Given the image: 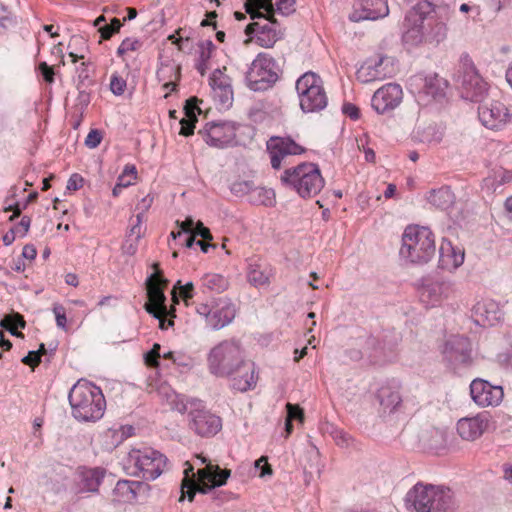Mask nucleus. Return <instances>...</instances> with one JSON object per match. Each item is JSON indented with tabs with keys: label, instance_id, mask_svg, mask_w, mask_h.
<instances>
[{
	"label": "nucleus",
	"instance_id": "obj_49",
	"mask_svg": "<svg viewBox=\"0 0 512 512\" xmlns=\"http://www.w3.org/2000/svg\"><path fill=\"white\" fill-rule=\"evenodd\" d=\"M253 188V182L240 180L232 183L230 190L236 196H244L246 194H251Z\"/></svg>",
	"mask_w": 512,
	"mask_h": 512
},
{
	"label": "nucleus",
	"instance_id": "obj_7",
	"mask_svg": "<svg viewBox=\"0 0 512 512\" xmlns=\"http://www.w3.org/2000/svg\"><path fill=\"white\" fill-rule=\"evenodd\" d=\"M457 82L461 85L462 97L470 101H480L488 92V83L468 56L461 59Z\"/></svg>",
	"mask_w": 512,
	"mask_h": 512
},
{
	"label": "nucleus",
	"instance_id": "obj_16",
	"mask_svg": "<svg viewBox=\"0 0 512 512\" xmlns=\"http://www.w3.org/2000/svg\"><path fill=\"white\" fill-rule=\"evenodd\" d=\"M403 92L398 84L389 83L379 88L373 95L371 106L379 113L384 114L395 109L402 101Z\"/></svg>",
	"mask_w": 512,
	"mask_h": 512
},
{
	"label": "nucleus",
	"instance_id": "obj_15",
	"mask_svg": "<svg viewBox=\"0 0 512 512\" xmlns=\"http://www.w3.org/2000/svg\"><path fill=\"white\" fill-rule=\"evenodd\" d=\"M231 475V470L221 469L218 465L207 464L206 467L198 470L199 482H196L195 493L208 494L216 487L226 483Z\"/></svg>",
	"mask_w": 512,
	"mask_h": 512
},
{
	"label": "nucleus",
	"instance_id": "obj_41",
	"mask_svg": "<svg viewBox=\"0 0 512 512\" xmlns=\"http://www.w3.org/2000/svg\"><path fill=\"white\" fill-rule=\"evenodd\" d=\"M245 3L250 4L258 9H263L266 12V16H268V22L277 23L274 15H275V7L273 4V0H245Z\"/></svg>",
	"mask_w": 512,
	"mask_h": 512
},
{
	"label": "nucleus",
	"instance_id": "obj_63",
	"mask_svg": "<svg viewBox=\"0 0 512 512\" xmlns=\"http://www.w3.org/2000/svg\"><path fill=\"white\" fill-rule=\"evenodd\" d=\"M153 200L154 198L150 194H147L139 201L135 207V210L138 211V213H143V218H145V213L151 207Z\"/></svg>",
	"mask_w": 512,
	"mask_h": 512
},
{
	"label": "nucleus",
	"instance_id": "obj_35",
	"mask_svg": "<svg viewBox=\"0 0 512 512\" xmlns=\"http://www.w3.org/2000/svg\"><path fill=\"white\" fill-rule=\"evenodd\" d=\"M199 55L196 63L197 71L204 76L208 70V63L215 50V45L211 40H205L199 43Z\"/></svg>",
	"mask_w": 512,
	"mask_h": 512
},
{
	"label": "nucleus",
	"instance_id": "obj_62",
	"mask_svg": "<svg viewBox=\"0 0 512 512\" xmlns=\"http://www.w3.org/2000/svg\"><path fill=\"white\" fill-rule=\"evenodd\" d=\"M244 8H245V12L250 16V18L252 20L264 18L265 20L268 21V16H266V12L265 11L262 12L261 11L262 9H258L257 7H254L253 4L250 5V4L244 3Z\"/></svg>",
	"mask_w": 512,
	"mask_h": 512
},
{
	"label": "nucleus",
	"instance_id": "obj_36",
	"mask_svg": "<svg viewBox=\"0 0 512 512\" xmlns=\"http://www.w3.org/2000/svg\"><path fill=\"white\" fill-rule=\"evenodd\" d=\"M184 473L185 477L181 483V496L179 501H183L185 498H187L189 502H192L195 497L196 482L194 479L189 477V474L193 473V467L189 465V467L185 469Z\"/></svg>",
	"mask_w": 512,
	"mask_h": 512
},
{
	"label": "nucleus",
	"instance_id": "obj_64",
	"mask_svg": "<svg viewBox=\"0 0 512 512\" xmlns=\"http://www.w3.org/2000/svg\"><path fill=\"white\" fill-rule=\"evenodd\" d=\"M53 312L55 314V317H56V323L57 325L62 328V329H65L66 328V313H65V308L61 305H55L54 308H53Z\"/></svg>",
	"mask_w": 512,
	"mask_h": 512
},
{
	"label": "nucleus",
	"instance_id": "obj_54",
	"mask_svg": "<svg viewBox=\"0 0 512 512\" xmlns=\"http://www.w3.org/2000/svg\"><path fill=\"white\" fill-rule=\"evenodd\" d=\"M126 86H127L126 81L122 77H120L116 74L112 75L111 80H110V89L114 95H116V96L122 95L126 89Z\"/></svg>",
	"mask_w": 512,
	"mask_h": 512
},
{
	"label": "nucleus",
	"instance_id": "obj_57",
	"mask_svg": "<svg viewBox=\"0 0 512 512\" xmlns=\"http://www.w3.org/2000/svg\"><path fill=\"white\" fill-rule=\"evenodd\" d=\"M287 409V417L286 419L293 421V420H299L300 422L304 421V412L300 408L299 405H294L291 403L286 404Z\"/></svg>",
	"mask_w": 512,
	"mask_h": 512
},
{
	"label": "nucleus",
	"instance_id": "obj_8",
	"mask_svg": "<svg viewBox=\"0 0 512 512\" xmlns=\"http://www.w3.org/2000/svg\"><path fill=\"white\" fill-rule=\"evenodd\" d=\"M248 87L253 91H265L278 79L275 61L267 54L260 53L246 72Z\"/></svg>",
	"mask_w": 512,
	"mask_h": 512
},
{
	"label": "nucleus",
	"instance_id": "obj_18",
	"mask_svg": "<svg viewBox=\"0 0 512 512\" xmlns=\"http://www.w3.org/2000/svg\"><path fill=\"white\" fill-rule=\"evenodd\" d=\"M443 353L453 364L468 365L471 363V343L464 336L450 337L445 343Z\"/></svg>",
	"mask_w": 512,
	"mask_h": 512
},
{
	"label": "nucleus",
	"instance_id": "obj_44",
	"mask_svg": "<svg viewBox=\"0 0 512 512\" xmlns=\"http://www.w3.org/2000/svg\"><path fill=\"white\" fill-rule=\"evenodd\" d=\"M78 73V84L77 89L80 90V88L87 87L91 84H93V81L91 80L90 70H89V64L87 62H82L80 66L77 68Z\"/></svg>",
	"mask_w": 512,
	"mask_h": 512
},
{
	"label": "nucleus",
	"instance_id": "obj_27",
	"mask_svg": "<svg viewBox=\"0 0 512 512\" xmlns=\"http://www.w3.org/2000/svg\"><path fill=\"white\" fill-rule=\"evenodd\" d=\"M419 440L423 448L437 452L446 445V433L442 429L431 427L421 432Z\"/></svg>",
	"mask_w": 512,
	"mask_h": 512
},
{
	"label": "nucleus",
	"instance_id": "obj_33",
	"mask_svg": "<svg viewBox=\"0 0 512 512\" xmlns=\"http://www.w3.org/2000/svg\"><path fill=\"white\" fill-rule=\"evenodd\" d=\"M427 199L433 206L441 210H446L454 203L455 196L448 187H442L430 191Z\"/></svg>",
	"mask_w": 512,
	"mask_h": 512
},
{
	"label": "nucleus",
	"instance_id": "obj_32",
	"mask_svg": "<svg viewBox=\"0 0 512 512\" xmlns=\"http://www.w3.org/2000/svg\"><path fill=\"white\" fill-rule=\"evenodd\" d=\"M156 77L162 83H166V81H179L181 66L171 59L162 61L156 71Z\"/></svg>",
	"mask_w": 512,
	"mask_h": 512
},
{
	"label": "nucleus",
	"instance_id": "obj_28",
	"mask_svg": "<svg viewBox=\"0 0 512 512\" xmlns=\"http://www.w3.org/2000/svg\"><path fill=\"white\" fill-rule=\"evenodd\" d=\"M434 7L428 0H420L409 12L408 19L412 20L417 31L424 35L426 26L424 21L433 12Z\"/></svg>",
	"mask_w": 512,
	"mask_h": 512
},
{
	"label": "nucleus",
	"instance_id": "obj_1",
	"mask_svg": "<svg viewBox=\"0 0 512 512\" xmlns=\"http://www.w3.org/2000/svg\"><path fill=\"white\" fill-rule=\"evenodd\" d=\"M209 371L217 377L232 378L233 389L245 392L256 384L254 364L245 360L239 341L224 340L213 347L207 357Z\"/></svg>",
	"mask_w": 512,
	"mask_h": 512
},
{
	"label": "nucleus",
	"instance_id": "obj_3",
	"mask_svg": "<svg viewBox=\"0 0 512 512\" xmlns=\"http://www.w3.org/2000/svg\"><path fill=\"white\" fill-rule=\"evenodd\" d=\"M68 400L73 417L81 422H96L106 410L102 390L93 383L79 380L70 390Z\"/></svg>",
	"mask_w": 512,
	"mask_h": 512
},
{
	"label": "nucleus",
	"instance_id": "obj_58",
	"mask_svg": "<svg viewBox=\"0 0 512 512\" xmlns=\"http://www.w3.org/2000/svg\"><path fill=\"white\" fill-rule=\"evenodd\" d=\"M197 122V118H189L184 117L181 119V129H180V135L183 136H190L194 133L195 123Z\"/></svg>",
	"mask_w": 512,
	"mask_h": 512
},
{
	"label": "nucleus",
	"instance_id": "obj_43",
	"mask_svg": "<svg viewBox=\"0 0 512 512\" xmlns=\"http://www.w3.org/2000/svg\"><path fill=\"white\" fill-rule=\"evenodd\" d=\"M248 280L255 286L264 285L268 282V276L261 271L257 265H250L247 273Z\"/></svg>",
	"mask_w": 512,
	"mask_h": 512
},
{
	"label": "nucleus",
	"instance_id": "obj_26",
	"mask_svg": "<svg viewBox=\"0 0 512 512\" xmlns=\"http://www.w3.org/2000/svg\"><path fill=\"white\" fill-rule=\"evenodd\" d=\"M236 315L234 304L228 300H220L218 307L213 310L212 317H209V326L219 330L230 324Z\"/></svg>",
	"mask_w": 512,
	"mask_h": 512
},
{
	"label": "nucleus",
	"instance_id": "obj_31",
	"mask_svg": "<svg viewBox=\"0 0 512 512\" xmlns=\"http://www.w3.org/2000/svg\"><path fill=\"white\" fill-rule=\"evenodd\" d=\"M450 285L446 282H434L421 291V298L423 301H428L432 305L440 302L442 299L448 298Z\"/></svg>",
	"mask_w": 512,
	"mask_h": 512
},
{
	"label": "nucleus",
	"instance_id": "obj_55",
	"mask_svg": "<svg viewBox=\"0 0 512 512\" xmlns=\"http://www.w3.org/2000/svg\"><path fill=\"white\" fill-rule=\"evenodd\" d=\"M295 0H276V9L282 15H290L295 11Z\"/></svg>",
	"mask_w": 512,
	"mask_h": 512
},
{
	"label": "nucleus",
	"instance_id": "obj_4",
	"mask_svg": "<svg viewBox=\"0 0 512 512\" xmlns=\"http://www.w3.org/2000/svg\"><path fill=\"white\" fill-rule=\"evenodd\" d=\"M434 235L428 227L409 225L402 236L400 255L414 264L429 262L435 255Z\"/></svg>",
	"mask_w": 512,
	"mask_h": 512
},
{
	"label": "nucleus",
	"instance_id": "obj_50",
	"mask_svg": "<svg viewBox=\"0 0 512 512\" xmlns=\"http://www.w3.org/2000/svg\"><path fill=\"white\" fill-rule=\"evenodd\" d=\"M142 43L136 38H126L122 41L117 49L118 56H123L129 51H137L140 49Z\"/></svg>",
	"mask_w": 512,
	"mask_h": 512
},
{
	"label": "nucleus",
	"instance_id": "obj_22",
	"mask_svg": "<svg viewBox=\"0 0 512 512\" xmlns=\"http://www.w3.org/2000/svg\"><path fill=\"white\" fill-rule=\"evenodd\" d=\"M475 321L478 324L494 326L502 318L503 312L494 300H483L477 302L473 307Z\"/></svg>",
	"mask_w": 512,
	"mask_h": 512
},
{
	"label": "nucleus",
	"instance_id": "obj_34",
	"mask_svg": "<svg viewBox=\"0 0 512 512\" xmlns=\"http://www.w3.org/2000/svg\"><path fill=\"white\" fill-rule=\"evenodd\" d=\"M105 471L101 468L85 470L81 473V482L83 489L89 492H95L103 480Z\"/></svg>",
	"mask_w": 512,
	"mask_h": 512
},
{
	"label": "nucleus",
	"instance_id": "obj_2",
	"mask_svg": "<svg viewBox=\"0 0 512 512\" xmlns=\"http://www.w3.org/2000/svg\"><path fill=\"white\" fill-rule=\"evenodd\" d=\"M405 504L415 512H454L457 508L455 494L449 487L422 482L409 489Z\"/></svg>",
	"mask_w": 512,
	"mask_h": 512
},
{
	"label": "nucleus",
	"instance_id": "obj_48",
	"mask_svg": "<svg viewBox=\"0 0 512 512\" xmlns=\"http://www.w3.org/2000/svg\"><path fill=\"white\" fill-rule=\"evenodd\" d=\"M143 221V213H137L135 216V220L132 223V226L129 230L127 238L135 239L136 241L140 240L144 233V229L142 227Z\"/></svg>",
	"mask_w": 512,
	"mask_h": 512
},
{
	"label": "nucleus",
	"instance_id": "obj_25",
	"mask_svg": "<svg viewBox=\"0 0 512 512\" xmlns=\"http://www.w3.org/2000/svg\"><path fill=\"white\" fill-rule=\"evenodd\" d=\"M464 262V251L452 246L450 241H443L439 249V265L445 270H455Z\"/></svg>",
	"mask_w": 512,
	"mask_h": 512
},
{
	"label": "nucleus",
	"instance_id": "obj_51",
	"mask_svg": "<svg viewBox=\"0 0 512 512\" xmlns=\"http://www.w3.org/2000/svg\"><path fill=\"white\" fill-rule=\"evenodd\" d=\"M175 289L180 290L179 294L185 301L193 298L194 285L192 282H188L185 285H182L181 281L178 280L176 282V284L174 285V289H173V293H172L174 300L176 299V293L174 292Z\"/></svg>",
	"mask_w": 512,
	"mask_h": 512
},
{
	"label": "nucleus",
	"instance_id": "obj_46",
	"mask_svg": "<svg viewBox=\"0 0 512 512\" xmlns=\"http://www.w3.org/2000/svg\"><path fill=\"white\" fill-rule=\"evenodd\" d=\"M122 26L121 21L118 18H113L109 24H105L99 27V32L101 34V39L108 40L112 37L113 34L119 32Z\"/></svg>",
	"mask_w": 512,
	"mask_h": 512
},
{
	"label": "nucleus",
	"instance_id": "obj_40",
	"mask_svg": "<svg viewBox=\"0 0 512 512\" xmlns=\"http://www.w3.org/2000/svg\"><path fill=\"white\" fill-rule=\"evenodd\" d=\"M444 129L437 125L426 127L421 133V141L428 144H438L443 140Z\"/></svg>",
	"mask_w": 512,
	"mask_h": 512
},
{
	"label": "nucleus",
	"instance_id": "obj_12",
	"mask_svg": "<svg viewBox=\"0 0 512 512\" xmlns=\"http://www.w3.org/2000/svg\"><path fill=\"white\" fill-rule=\"evenodd\" d=\"M198 133L209 146L215 148L227 147L236 138V128L230 122H209Z\"/></svg>",
	"mask_w": 512,
	"mask_h": 512
},
{
	"label": "nucleus",
	"instance_id": "obj_52",
	"mask_svg": "<svg viewBox=\"0 0 512 512\" xmlns=\"http://www.w3.org/2000/svg\"><path fill=\"white\" fill-rule=\"evenodd\" d=\"M160 344L155 343L150 351L144 354L145 364L149 367H157L160 358Z\"/></svg>",
	"mask_w": 512,
	"mask_h": 512
},
{
	"label": "nucleus",
	"instance_id": "obj_10",
	"mask_svg": "<svg viewBox=\"0 0 512 512\" xmlns=\"http://www.w3.org/2000/svg\"><path fill=\"white\" fill-rule=\"evenodd\" d=\"M131 458L134 464L146 480L158 478L167 464V457L154 449L133 451Z\"/></svg>",
	"mask_w": 512,
	"mask_h": 512
},
{
	"label": "nucleus",
	"instance_id": "obj_11",
	"mask_svg": "<svg viewBox=\"0 0 512 512\" xmlns=\"http://www.w3.org/2000/svg\"><path fill=\"white\" fill-rule=\"evenodd\" d=\"M168 280L162 277L160 271H156L146 279V290L148 302L145 303V310L154 318H159L165 312L166 296L164 288L168 285Z\"/></svg>",
	"mask_w": 512,
	"mask_h": 512
},
{
	"label": "nucleus",
	"instance_id": "obj_39",
	"mask_svg": "<svg viewBox=\"0 0 512 512\" xmlns=\"http://www.w3.org/2000/svg\"><path fill=\"white\" fill-rule=\"evenodd\" d=\"M68 48L71 49L69 56L72 58V62H76L79 59H84V50H87L88 46L86 40L82 36L74 35L71 37Z\"/></svg>",
	"mask_w": 512,
	"mask_h": 512
},
{
	"label": "nucleus",
	"instance_id": "obj_61",
	"mask_svg": "<svg viewBox=\"0 0 512 512\" xmlns=\"http://www.w3.org/2000/svg\"><path fill=\"white\" fill-rule=\"evenodd\" d=\"M14 20L7 11L6 7L0 3V27L7 29L13 26Z\"/></svg>",
	"mask_w": 512,
	"mask_h": 512
},
{
	"label": "nucleus",
	"instance_id": "obj_60",
	"mask_svg": "<svg viewBox=\"0 0 512 512\" xmlns=\"http://www.w3.org/2000/svg\"><path fill=\"white\" fill-rule=\"evenodd\" d=\"M198 99L196 97L189 98L184 106L185 117L197 118L196 111L200 112L197 106Z\"/></svg>",
	"mask_w": 512,
	"mask_h": 512
},
{
	"label": "nucleus",
	"instance_id": "obj_14",
	"mask_svg": "<svg viewBox=\"0 0 512 512\" xmlns=\"http://www.w3.org/2000/svg\"><path fill=\"white\" fill-rule=\"evenodd\" d=\"M470 394L473 401L482 407L496 406L504 397L501 386L492 385L483 379H474L472 381L470 384Z\"/></svg>",
	"mask_w": 512,
	"mask_h": 512
},
{
	"label": "nucleus",
	"instance_id": "obj_59",
	"mask_svg": "<svg viewBox=\"0 0 512 512\" xmlns=\"http://www.w3.org/2000/svg\"><path fill=\"white\" fill-rule=\"evenodd\" d=\"M30 223H31L30 218L28 216H24V217H22L19 224L12 227L11 230L13 232H15V235L17 237H24L29 231Z\"/></svg>",
	"mask_w": 512,
	"mask_h": 512
},
{
	"label": "nucleus",
	"instance_id": "obj_38",
	"mask_svg": "<svg viewBox=\"0 0 512 512\" xmlns=\"http://www.w3.org/2000/svg\"><path fill=\"white\" fill-rule=\"evenodd\" d=\"M384 62H388L387 57H380L378 61H376L374 64H368L366 67H362L358 71V77L361 78V74L363 73L364 70H369L368 75L370 76V78L363 79V81H371L387 77V73L382 69V65L384 64Z\"/></svg>",
	"mask_w": 512,
	"mask_h": 512
},
{
	"label": "nucleus",
	"instance_id": "obj_24",
	"mask_svg": "<svg viewBox=\"0 0 512 512\" xmlns=\"http://www.w3.org/2000/svg\"><path fill=\"white\" fill-rule=\"evenodd\" d=\"M148 485L141 481L135 480H119L113 489L114 495L119 502L131 503L138 496L146 493Z\"/></svg>",
	"mask_w": 512,
	"mask_h": 512
},
{
	"label": "nucleus",
	"instance_id": "obj_13",
	"mask_svg": "<svg viewBox=\"0 0 512 512\" xmlns=\"http://www.w3.org/2000/svg\"><path fill=\"white\" fill-rule=\"evenodd\" d=\"M267 151L270 155L271 166L279 169L282 160L289 155H300L305 148L296 143L291 137L272 136L267 141Z\"/></svg>",
	"mask_w": 512,
	"mask_h": 512
},
{
	"label": "nucleus",
	"instance_id": "obj_5",
	"mask_svg": "<svg viewBox=\"0 0 512 512\" xmlns=\"http://www.w3.org/2000/svg\"><path fill=\"white\" fill-rule=\"evenodd\" d=\"M286 188H291L302 198L317 195L324 186V179L317 164L303 162L286 169L280 177Z\"/></svg>",
	"mask_w": 512,
	"mask_h": 512
},
{
	"label": "nucleus",
	"instance_id": "obj_9",
	"mask_svg": "<svg viewBox=\"0 0 512 512\" xmlns=\"http://www.w3.org/2000/svg\"><path fill=\"white\" fill-rule=\"evenodd\" d=\"M188 416L190 418V428L202 437L214 436L222 428L221 418L205 409L199 400L191 402V410Z\"/></svg>",
	"mask_w": 512,
	"mask_h": 512
},
{
	"label": "nucleus",
	"instance_id": "obj_56",
	"mask_svg": "<svg viewBox=\"0 0 512 512\" xmlns=\"http://www.w3.org/2000/svg\"><path fill=\"white\" fill-rule=\"evenodd\" d=\"M102 138L103 135L100 130L92 129L85 139V145L90 149H94L100 145Z\"/></svg>",
	"mask_w": 512,
	"mask_h": 512
},
{
	"label": "nucleus",
	"instance_id": "obj_30",
	"mask_svg": "<svg viewBox=\"0 0 512 512\" xmlns=\"http://www.w3.org/2000/svg\"><path fill=\"white\" fill-rule=\"evenodd\" d=\"M228 280L216 273L205 274L200 279V288L204 294L222 293L228 288Z\"/></svg>",
	"mask_w": 512,
	"mask_h": 512
},
{
	"label": "nucleus",
	"instance_id": "obj_29",
	"mask_svg": "<svg viewBox=\"0 0 512 512\" xmlns=\"http://www.w3.org/2000/svg\"><path fill=\"white\" fill-rule=\"evenodd\" d=\"M380 405L384 410L394 412L402 403V397L397 388L391 386H382L377 393Z\"/></svg>",
	"mask_w": 512,
	"mask_h": 512
},
{
	"label": "nucleus",
	"instance_id": "obj_17",
	"mask_svg": "<svg viewBox=\"0 0 512 512\" xmlns=\"http://www.w3.org/2000/svg\"><path fill=\"white\" fill-rule=\"evenodd\" d=\"M507 106L500 101H491L478 107V117L488 129L499 130L507 124Z\"/></svg>",
	"mask_w": 512,
	"mask_h": 512
},
{
	"label": "nucleus",
	"instance_id": "obj_53",
	"mask_svg": "<svg viewBox=\"0 0 512 512\" xmlns=\"http://www.w3.org/2000/svg\"><path fill=\"white\" fill-rule=\"evenodd\" d=\"M38 72L40 77L47 84L54 83L55 71L52 66H49L46 62L39 63Z\"/></svg>",
	"mask_w": 512,
	"mask_h": 512
},
{
	"label": "nucleus",
	"instance_id": "obj_45",
	"mask_svg": "<svg viewBox=\"0 0 512 512\" xmlns=\"http://www.w3.org/2000/svg\"><path fill=\"white\" fill-rule=\"evenodd\" d=\"M56 350V345H49V349L45 347V344L41 343L37 350H34V369L41 363V358L45 356V362H49L51 356Z\"/></svg>",
	"mask_w": 512,
	"mask_h": 512
},
{
	"label": "nucleus",
	"instance_id": "obj_47",
	"mask_svg": "<svg viewBox=\"0 0 512 512\" xmlns=\"http://www.w3.org/2000/svg\"><path fill=\"white\" fill-rule=\"evenodd\" d=\"M445 82L442 79H438L435 77L433 80H429L425 85V92L428 95H431L433 98H439L444 96V90L441 87Z\"/></svg>",
	"mask_w": 512,
	"mask_h": 512
},
{
	"label": "nucleus",
	"instance_id": "obj_23",
	"mask_svg": "<svg viewBox=\"0 0 512 512\" xmlns=\"http://www.w3.org/2000/svg\"><path fill=\"white\" fill-rule=\"evenodd\" d=\"M360 11H355L350 19L376 20L385 17L389 13L388 5L385 0H360Z\"/></svg>",
	"mask_w": 512,
	"mask_h": 512
},
{
	"label": "nucleus",
	"instance_id": "obj_42",
	"mask_svg": "<svg viewBox=\"0 0 512 512\" xmlns=\"http://www.w3.org/2000/svg\"><path fill=\"white\" fill-rule=\"evenodd\" d=\"M428 26L431 27V29H430V31H428L426 29L424 34L427 33V34L431 35L437 42L442 41L446 37L447 26L444 22L434 20L433 25H432V23L429 22Z\"/></svg>",
	"mask_w": 512,
	"mask_h": 512
},
{
	"label": "nucleus",
	"instance_id": "obj_19",
	"mask_svg": "<svg viewBox=\"0 0 512 512\" xmlns=\"http://www.w3.org/2000/svg\"><path fill=\"white\" fill-rule=\"evenodd\" d=\"M209 85L211 86L215 101L224 108L232 105L233 89L228 75L224 74L220 69L214 70L209 78Z\"/></svg>",
	"mask_w": 512,
	"mask_h": 512
},
{
	"label": "nucleus",
	"instance_id": "obj_6",
	"mask_svg": "<svg viewBox=\"0 0 512 512\" xmlns=\"http://www.w3.org/2000/svg\"><path fill=\"white\" fill-rule=\"evenodd\" d=\"M300 108L305 113L319 112L326 108L328 97L323 86V81L314 72L304 73L296 81Z\"/></svg>",
	"mask_w": 512,
	"mask_h": 512
},
{
	"label": "nucleus",
	"instance_id": "obj_20",
	"mask_svg": "<svg viewBox=\"0 0 512 512\" xmlns=\"http://www.w3.org/2000/svg\"><path fill=\"white\" fill-rule=\"evenodd\" d=\"M276 23H266L261 25L258 22H252L245 28V34L252 36L255 34L256 42L261 47L271 48L280 39V31L275 28Z\"/></svg>",
	"mask_w": 512,
	"mask_h": 512
},
{
	"label": "nucleus",
	"instance_id": "obj_21",
	"mask_svg": "<svg viewBox=\"0 0 512 512\" xmlns=\"http://www.w3.org/2000/svg\"><path fill=\"white\" fill-rule=\"evenodd\" d=\"M488 427V418L483 414L462 418L457 423L459 436L467 441L479 438Z\"/></svg>",
	"mask_w": 512,
	"mask_h": 512
},
{
	"label": "nucleus",
	"instance_id": "obj_37",
	"mask_svg": "<svg viewBox=\"0 0 512 512\" xmlns=\"http://www.w3.org/2000/svg\"><path fill=\"white\" fill-rule=\"evenodd\" d=\"M251 201L258 205L271 206L275 202V194L271 189L254 187L251 193Z\"/></svg>",
	"mask_w": 512,
	"mask_h": 512
}]
</instances>
